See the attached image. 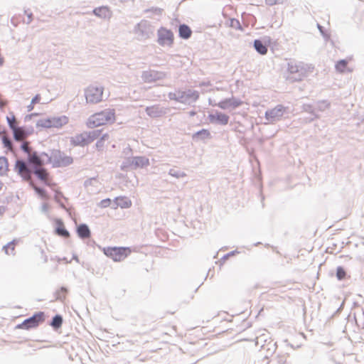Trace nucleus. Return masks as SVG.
Returning <instances> with one entry per match:
<instances>
[{"instance_id":"1a4fd4ad","label":"nucleus","mask_w":364,"mask_h":364,"mask_svg":"<svg viewBox=\"0 0 364 364\" xmlns=\"http://www.w3.org/2000/svg\"><path fill=\"white\" fill-rule=\"evenodd\" d=\"M50 120L51 128H61L69 122L68 117L65 115L51 117H50Z\"/></svg>"},{"instance_id":"4be33fe9","label":"nucleus","mask_w":364,"mask_h":364,"mask_svg":"<svg viewBox=\"0 0 364 364\" xmlns=\"http://www.w3.org/2000/svg\"><path fill=\"white\" fill-rule=\"evenodd\" d=\"M93 12L96 16H98L102 17V18L109 17L110 15V11H109V9L107 7H100V8L95 9L93 11Z\"/></svg>"},{"instance_id":"bb28decb","label":"nucleus","mask_w":364,"mask_h":364,"mask_svg":"<svg viewBox=\"0 0 364 364\" xmlns=\"http://www.w3.org/2000/svg\"><path fill=\"white\" fill-rule=\"evenodd\" d=\"M62 323H63V318H62V316H60V315H56L55 316L53 317V321H52L50 325L54 328H59L60 327H61Z\"/></svg>"},{"instance_id":"a878e982","label":"nucleus","mask_w":364,"mask_h":364,"mask_svg":"<svg viewBox=\"0 0 364 364\" xmlns=\"http://www.w3.org/2000/svg\"><path fill=\"white\" fill-rule=\"evenodd\" d=\"M32 187L33 188V189L35 190V191L36 192V193L43 200H48L49 198V196L47 193V192L46 191V190L43 189V188H41L38 186H36V185L34 184H32Z\"/></svg>"},{"instance_id":"cd10ccee","label":"nucleus","mask_w":364,"mask_h":364,"mask_svg":"<svg viewBox=\"0 0 364 364\" xmlns=\"http://www.w3.org/2000/svg\"><path fill=\"white\" fill-rule=\"evenodd\" d=\"M6 120H7V122L9 123V125L10 128L12 130L18 127L17 126V121H16V117L14 116V114L11 113L9 116H8L6 117Z\"/></svg>"},{"instance_id":"ddd939ff","label":"nucleus","mask_w":364,"mask_h":364,"mask_svg":"<svg viewBox=\"0 0 364 364\" xmlns=\"http://www.w3.org/2000/svg\"><path fill=\"white\" fill-rule=\"evenodd\" d=\"M55 233L65 238H68L70 237L69 232L65 229L63 222L60 219L55 220Z\"/></svg>"},{"instance_id":"e433bc0d","label":"nucleus","mask_w":364,"mask_h":364,"mask_svg":"<svg viewBox=\"0 0 364 364\" xmlns=\"http://www.w3.org/2000/svg\"><path fill=\"white\" fill-rule=\"evenodd\" d=\"M202 133H203V134H206V135H208H208H210L209 132H208V130H206V129H203V130H201V131L198 132L197 133V134H202Z\"/></svg>"},{"instance_id":"4468645a","label":"nucleus","mask_w":364,"mask_h":364,"mask_svg":"<svg viewBox=\"0 0 364 364\" xmlns=\"http://www.w3.org/2000/svg\"><path fill=\"white\" fill-rule=\"evenodd\" d=\"M199 95L196 91H188V92H182L181 95L178 97H171V99H174L176 101L183 102L187 99H192L196 101L198 99Z\"/></svg>"},{"instance_id":"f704fd0d","label":"nucleus","mask_w":364,"mask_h":364,"mask_svg":"<svg viewBox=\"0 0 364 364\" xmlns=\"http://www.w3.org/2000/svg\"><path fill=\"white\" fill-rule=\"evenodd\" d=\"M231 25L232 26H240V22L237 20L231 19Z\"/></svg>"},{"instance_id":"b1692460","label":"nucleus","mask_w":364,"mask_h":364,"mask_svg":"<svg viewBox=\"0 0 364 364\" xmlns=\"http://www.w3.org/2000/svg\"><path fill=\"white\" fill-rule=\"evenodd\" d=\"M336 69L339 73H345L348 71V61L346 60H341L336 64Z\"/></svg>"},{"instance_id":"7c9ffc66","label":"nucleus","mask_w":364,"mask_h":364,"mask_svg":"<svg viewBox=\"0 0 364 364\" xmlns=\"http://www.w3.org/2000/svg\"><path fill=\"white\" fill-rule=\"evenodd\" d=\"M6 254H12L15 249V244L14 242H9L4 247Z\"/></svg>"},{"instance_id":"58836bf2","label":"nucleus","mask_w":364,"mask_h":364,"mask_svg":"<svg viewBox=\"0 0 364 364\" xmlns=\"http://www.w3.org/2000/svg\"><path fill=\"white\" fill-rule=\"evenodd\" d=\"M151 109H152V108H149V107H148V108L146 109V111H147V112H148V114H150V110H151Z\"/></svg>"},{"instance_id":"9b49d317","label":"nucleus","mask_w":364,"mask_h":364,"mask_svg":"<svg viewBox=\"0 0 364 364\" xmlns=\"http://www.w3.org/2000/svg\"><path fill=\"white\" fill-rule=\"evenodd\" d=\"M209 119L211 122L218 123L226 125L229 121V117L221 112H216L209 115Z\"/></svg>"},{"instance_id":"aec40b11","label":"nucleus","mask_w":364,"mask_h":364,"mask_svg":"<svg viewBox=\"0 0 364 364\" xmlns=\"http://www.w3.org/2000/svg\"><path fill=\"white\" fill-rule=\"evenodd\" d=\"M254 46L256 50L262 54L265 55L267 53V48L262 42L259 40H255L254 42Z\"/></svg>"},{"instance_id":"6e6552de","label":"nucleus","mask_w":364,"mask_h":364,"mask_svg":"<svg viewBox=\"0 0 364 364\" xmlns=\"http://www.w3.org/2000/svg\"><path fill=\"white\" fill-rule=\"evenodd\" d=\"M14 169L24 179L28 180L30 178V171L24 161L17 160L14 166Z\"/></svg>"},{"instance_id":"423d86ee","label":"nucleus","mask_w":364,"mask_h":364,"mask_svg":"<svg viewBox=\"0 0 364 364\" xmlns=\"http://www.w3.org/2000/svg\"><path fill=\"white\" fill-rule=\"evenodd\" d=\"M45 320V315L43 312H38L35 314L33 316L26 319L23 322L17 326L18 328L28 330L31 328H36L40 323H43Z\"/></svg>"},{"instance_id":"4c0bfd02","label":"nucleus","mask_w":364,"mask_h":364,"mask_svg":"<svg viewBox=\"0 0 364 364\" xmlns=\"http://www.w3.org/2000/svg\"><path fill=\"white\" fill-rule=\"evenodd\" d=\"M34 104H32V102H31V104L28 106V111H31L33 110V109L34 108Z\"/></svg>"},{"instance_id":"a211bd4d","label":"nucleus","mask_w":364,"mask_h":364,"mask_svg":"<svg viewBox=\"0 0 364 364\" xmlns=\"http://www.w3.org/2000/svg\"><path fill=\"white\" fill-rule=\"evenodd\" d=\"M179 36L183 39H188L191 36L192 31L186 24L181 25L178 28Z\"/></svg>"},{"instance_id":"39448f33","label":"nucleus","mask_w":364,"mask_h":364,"mask_svg":"<svg viewBox=\"0 0 364 364\" xmlns=\"http://www.w3.org/2000/svg\"><path fill=\"white\" fill-rule=\"evenodd\" d=\"M49 161L54 167L65 166L73 163L72 157L58 150L53 151L51 153Z\"/></svg>"},{"instance_id":"0eeeda50","label":"nucleus","mask_w":364,"mask_h":364,"mask_svg":"<svg viewBox=\"0 0 364 364\" xmlns=\"http://www.w3.org/2000/svg\"><path fill=\"white\" fill-rule=\"evenodd\" d=\"M174 40L173 33L171 30L161 28L158 30V42L162 46H171Z\"/></svg>"},{"instance_id":"f03ea898","label":"nucleus","mask_w":364,"mask_h":364,"mask_svg":"<svg viewBox=\"0 0 364 364\" xmlns=\"http://www.w3.org/2000/svg\"><path fill=\"white\" fill-rule=\"evenodd\" d=\"M104 87L99 85H90L85 90L86 102L90 104H97L102 100Z\"/></svg>"},{"instance_id":"9d476101","label":"nucleus","mask_w":364,"mask_h":364,"mask_svg":"<svg viewBox=\"0 0 364 364\" xmlns=\"http://www.w3.org/2000/svg\"><path fill=\"white\" fill-rule=\"evenodd\" d=\"M284 108L279 105L267 112H266V117L267 119L274 121L276 119L281 117L284 113Z\"/></svg>"},{"instance_id":"393cba45","label":"nucleus","mask_w":364,"mask_h":364,"mask_svg":"<svg viewBox=\"0 0 364 364\" xmlns=\"http://www.w3.org/2000/svg\"><path fill=\"white\" fill-rule=\"evenodd\" d=\"M36 127L41 128V129L51 128L50 117L42 118V119H38L36 122Z\"/></svg>"},{"instance_id":"f257e3e1","label":"nucleus","mask_w":364,"mask_h":364,"mask_svg":"<svg viewBox=\"0 0 364 364\" xmlns=\"http://www.w3.org/2000/svg\"><path fill=\"white\" fill-rule=\"evenodd\" d=\"M116 121L114 109H105L92 114L86 122L88 128L93 129L101 126L111 124Z\"/></svg>"},{"instance_id":"c756f323","label":"nucleus","mask_w":364,"mask_h":364,"mask_svg":"<svg viewBox=\"0 0 364 364\" xmlns=\"http://www.w3.org/2000/svg\"><path fill=\"white\" fill-rule=\"evenodd\" d=\"M346 277V272L342 267H338L336 269V277L338 280H342Z\"/></svg>"},{"instance_id":"72a5a7b5","label":"nucleus","mask_w":364,"mask_h":364,"mask_svg":"<svg viewBox=\"0 0 364 364\" xmlns=\"http://www.w3.org/2000/svg\"><path fill=\"white\" fill-rule=\"evenodd\" d=\"M41 100V95H36L31 100L32 102V104H37V103H39L40 101Z\"/></svg>"},{"instance_id":"2eb2a0df","label":"nucleus","mask_w":364,"mask_h":364,"mask_svg":"<svg viewBox=\"0 0 364 364\" xmlns=\"http://www.w3.org/2000/svg\"><path fill=\"white\" fill-rule=\"evenodd\" d=\"M35 174L38 176L39 179H41L43 183L48 186H51V183L49 178L48 173L43 168L37 169L35 171Z\"/></svg>"},{"instance_id":"412c9836","label":"nucleus","mask_w":364,"mask_h":364,"mask_svg":"<svg viewBox=\"0 0 364 364\" xmlns=\"http://www.w3.org/2000/svg\"><path fill=\"white\" fill-rule=\"evenodd\" d=\"M28 160L29 163L34 164L36 166L42 165V161L38 156L36 152H31L29 155H28Z\"/></svg>"},{"instance_id":"dca6fc26","label":"nucleus","mask_w":364,"mask_h":364,"mask_svg":"<svg viewBox=\"0 0 364 364\" xmlns=\"http://www.w3.org/2000/svg\"><path fill=\"white\" fill-rule=\"evenodd\" d=\"M241 104H242V102L239 100L228 99V100H225V101L220 102L219 107L222 109H226L228 107L235 108V107L240 106Z\"/></svg>"},{"instance_id":"2f4dec72","label":"nucleus","mask_w":364,"mask_h":364,"mask_svg":"<svg viewBox=\"0 0 364 364\" xmlns=\"http://www.w3.org/2000/svg\"><path fill=\"white\" fill-rule=\"evenodd\" d=\"M21 149L26 152L28 155L31 153V148L29 147V143L28 141H25L21 145Z\"/></svg>"},{"instance_id":"6ab92c4d","label":"nucleus","mask_w":364,"mask_h":364,"mask_svg":"<svg viewBox=\"0 0 364 364\" xmlns=\"http://www.w3.org/2000/svg\"><path fill=\"white\" fill-rule=\"evenodd\" d=\"M12 131L14 132V139L16 141H22L26 136V134L25 131L21 127H17Z\"/></svg>"},{"instance_id":"473e14b6","label":"nucleus","mask_w":364,"mask_h":364,"mask_svg":"<svg viewBox=\"0 0 364 364\" xmlns=\"http://www.w3.org/2000/svg\"><path fill=\"white\" fill-rule=\"evenodd\" d=\"M3 143L5 147H7L9 150L12 151V144L8 138L4 137Z\"/></svg>"},{"instance_id":"c85d7f7f","label":"nucleus","mask_w":364,"mask_h":364,"mask_svg":"<svg viewBox=\"0 0 364 364\" xmlns=\"http://www.w3.org/2000/svg\"><path fill=\"white\" fill-rule=\"evenodd\" d=\"M109 139V135L108 134H104L100 140L97 141L96 143V146L99 150H102L105 147V142L106 141H108Z\"/></svg>"},{"instance_id":"20e7f679","label":"nucleus","mask_w":364,"mask_h":364,"mask_svg":"<svg viewBox=\"0 0 364 364\" xmlns=\"http://www.w3.org/2000/svg\"><path fill=\"white\" fill-rule=\"evenodd\" d=\"M105 254L115 262H120L127 257L132 252L129 247H107L104 250Z\"/></svg>"},{"instance_id":"f3484780","label":"nucleus","mask_w":364,"mask_h":364,"mask_svg":"<svg viewBox=\"0 0 364 364\" xmlns=\"http://www.w3.org/2000/svg\"><path fill=\"white\" fill-rule=\"evenodd\" d=\"M77 233L80 238H89L90 237V230L85 224L80 225L77 228Z\"/></svg>"},{"instance_id":"f8f14e48","label":"nucleus","mask_w":364,"mask_h":364,"mask_svg":"<svg viewBox=\"0 0 364 364\" xmlns=\"http://www.w3.org/2000/svg\"><path fill=\"white\" fill-rule=\"evenodd\" d=\"M114 203L115 205L114 208L115 209L117 208H120L122 209L129 208L132 206V204L131 200L126 196H119L115 198V199L114 200Z\"/></svg>"},{"instance_id":"c9c22d12","label":"nucleus","mask_w":364,"mask_h":364,"mask_svg":"<svg viewBox=\"0 0 364 364\" xmlns=\"http://www.w3.org/2000/svg\"><path fill=\"white\" fill-rule=\"evenodd\" d=\"M289 70L291 73H294V72H297L298 71V68L297 66H294V65H290L289 67Z\"/></svg>"},{"instance_id":"7ed1b4c3","label":"nucleus","mask_w":364,"mask_h":364,"mask_svg":"<svg viewBox=\"0 0 364 364\" xmlns=\"http://www.w3.org/2000/svg\"><path fill=\"white\" fill-rule=\"evenodd\" d=\"M100 134V130L84 132L72 137L71 142L75 146H85L92 143Z\"/></svg>"},{"instance_id":"5701e85b","label":"nucleus","mask_w":364,"mask_h":364,"mask_svg":"<svg viewBox=\"0 0 364 364\" xmlns=\"http://www.w3.org/2000/svg\"><path fill=\"white\" fill-rule=\"evenodd\" d=\"M9 171L8 159L5 156L0 157V175H4Z\"/></svg>"}]
</instances>
